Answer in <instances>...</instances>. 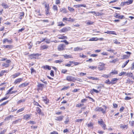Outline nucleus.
<instances>
[{
    "instance_id": "bf43d9fd",
    "label": "nucleus",
    "mask_w": 134,
    "mask_h": 134,
    "mask_svg": "<svg viewBox=\"0 0 134 134\" xmlns=\"http://www.w3.org/2000/svg\"><path fill=\"white\" fill-rule=\"evenodd\" d=\"M24 13L23 12H22L21 13L20 17L19 18V19H22L24 17Z\"/></svg>"
},
{
    "instance_id": "a878e982",
    "label": "nucleus",
    "mask_w": 134,
    "mask_h": 134,
    "mask_svg": "<svg viewBox=\"0 0 134 134\" xmlns=\"http://www.w3.org/2000/svg\"><path fill=\"white\" fill-rule=\"evenodd\" d=\"M86 125L88 127H91L92 129H93L94 124L92 122H89L88 123L86 124Z\"/></svg>"
},
{
    "instance_id": "4d7b16f0",
    "label": "nucleus",
    "mask_w": 134,
    "mask_h": 134,
    "mask_svg": "<svg viewBox=\"0 0 134 134\" xmlns=\"http://www.w3.org/2000/svg\"><path fill=\"white\" fill-rule=\"evenodd\" d=\"M97 37H92L90 38L89 40V41H97Z\"/></svg>"
},
{
    "instance_id": "2f4dec72",
    "label": "nucleus",
    "mask_w": 134,
    "mask_h": 134,
    "mask_svg": "<svg viewBox=\"0 0 134 134\" xmlns=\"http://www.w3.org/2000/svg\"><path fill=\"white\" fill-rule=\"evenodd\" d=\"M104 33H107L108 34H114V35H116V34L115 32V31H108L107 32H104Z\"/></svg>"
},
{
    "instance_id": "c85d7f7f",
    "label": "nucleus",
    "mask_w": 134,
    "mask_h": 134,
    "mask_svg": "<svg viewBox=\"0 0 134 134\" xmlns=\"http://www.w3.org/2000/svg\"><path fill=\"white\" fill-rule=\"evenodd\" d=\"M43 98V100L45 104H47L49 103V100L46 97H44Z\"/></svg>"
},
{
    "instance_id": "e433bc0d",
    "label": "nucleus",
    "mask_w": 134,
    "mask_h": 134,
    "mask_svg": "<svg viewBox=\"0 0 134 134\" xmlns=\"http://www.w3.org/2000/svg\"><path fill=\"white\" fill-rule=\"evenodd\" d=\"M58 26H59L62 27L65 26V24L63 23V22L60 21L58 23Z\"/></svg>"
},
{
    "instance_id": "4c0bfd02",
    "label": "nucleus",
    "mask_w": 134,
    "mask_h": 134,
    "mask_svg": "<svg viewBox=\"0 0 134 134\" xmlns=\"http://www.w3.org/2000/svg\"><path fill=\"white\" fill-rule=\"evenodd\" d=\"M25 109V107H23L19 109V110H18L16 112L17 113H19L23 111Z\"/></svg>"
},
{
    "instance_id": "e2e57ef3",
    "label": "nucleus",
    "mask_w": 134,
    "mask_h": 134,
    "mask_svg": "<svg viewBox=\"0 0 134 134\" xmlns=\"http://www.w3.org/2000/svg\"><path fill=\"white\" fill-rule=\"evenodd\" d=\"M129 123L130 124V125L131 126H133L134 125V121H129Z\"/></svg>"
},
{
    "instance_id": "79ce46f5",
    "label": "nucleus",
    "mask_w": 134,
    "mask_h": 134,
    "mask_svg": "<svg viewBox=\"0 0 134 134\" xmlns=\"http://www.w3.org/2000/svg\"><path fill=\"white\" fill-rule=\"evenodd\" d=\"M1 5L3 6L4 8L6 9L8 8V5L5 3H3Z\"/></svg>"
},
{
    "instance_id": "4468645a",
    "label": "nucleus",
    "mask_w": 134,
    "mask_h": 134,
    "mask_svg": "<svg viewBox=\"0 0 134 134\" xmlns=\"http://www.w3.org/2000/svg\"><path fill=\"white\" fill-rule=\"evenodd\" d=\"M17 92H18V91L17 90H14L13 91L10 90V91L9 89L7 91V92L5 95H7L8 94H11L15 93Z\"/></svg>"
},
{
    "instance_id": "a211bd4d",
    "label": "nucleus",
    "mask_w": 134,
    "mask_h": 134,
    "mask_svg": "<svg viewBox=\"0 0 134 134\" xmlns=\"http://www.w3.org/2000/svg\"><path fill=\"white\" fill-rule=\"evenodd\" d=\"M31 115V114H30V115L26 114L24 116L23 119L24 120H26L30 119Z\"/></svg>"
},
{
    "instance_id": "6ab92c4d",
    "label": "nucleus",
    "mask_w": 134,
    "mask_h": 134,
    "mask_svg": "<svg viewBox=\"0 0 134 134\" xmlns=\"http://www.w3.org/2000/svg\"><path fill=\"white\" fill-rule=\"evenodd\" d=\"M75 8H79L81 7H86V6L85 4H79L77 5H74L73 6Z\"/></svg>"
},
{
    "instance_id": "ddd939ff",
    "label": "nucleus",
    "mask_w": 134,
    "mask_h": 134,
    "mask_svg": "<svg viewBox=\"0 0 134 134\" xmlns=\"http://www.w3.org/2000/svg\"><path fill=\"white\" fill-rule=\"evenodd\" d=\"M57 37L59 39L63 40L67 39L68 38L66 36H64V34H58L57 35Z\"/></svg>"
},
{
    "instance_id": "412c9836",
    "label": "nucleus",
    "mask_w": 134,
    "mask_h": 134,
    "mask_svg": "<svg viewBox=\"0 0 134 134\" xmlns=\"http://www.w3.org/2000/svg\"><path fill=\"white\" fill-rule=\"evenodd\" d=\"M63 116H60L56 117L55 120L57 121H62L63 120Z\"/></svg>"
},
{
    "instance_id": "1a4fd4ad",
    "label": "nucleus",
    "mask_w": 134,
    "mask_h": 134,
    "mask_svg": "<svg viewBox=\"0 0 134 134\" xmlns=\"http://www.w3.org/2000/svg\"><path fill=\"white\" fill-rule=\"evenodd\" d=\"M114 17L116 18H118L119 19H122L124 18V15H121L120 14L115 13L114 15Z\"/></svg>"
},
{
    "instance_id": "a19ab883",
    "label": "nucleus",
    "mask_w": 134,
    "mask_h": 134,
    "mask_svg": "<svg viewBox=\"0 0 134 134\" xmlns=\"http://www.w3.org/2000/svg\"><path fill=\"white\" fill-rule=\"evenodd\" d=\"M9 97V96H6L5 97L2 98V99L0 100V103L2 102L3 101L6 100L8 99Z\"/></svg>"
},
{
    "instance_id": "f03ea898",
    "label": "nucleus",
    "mask_w": 134,
    "mask_h": 134,
    "mask_svg": "<svg viewBox=\"0 0 134 134\" xmlns=\"http://www.w3.org/2000/svg\"><path fill=\"white\" fill-rule=\"evenodd\" d=\"M103 108L102 107H97L95 109V110L97 111H101L103 114L106 113V110L107 108V107L105 105L102 106Z\"/></svg>"
},
{
    "instance_id": "0e129e2a",
    "label": "nucleus",
    "mask_w": 134,
    "mask_h": 134,
    "mask_svg": "<svg viewBox=\"0 0 134 134\" xmlns=\"http://www.w3.org/2000/svg\"><path fill=\"white\" fill-rule=\"evenodd\" d=\"M94 13L96 14V15L97 16H100L102 15L103 14V13H99V12L96 13L95 12H94Z\"/></svg>"
},
{
    "instance_id": "8fccbe9b",
    "label": "nucleus",
    "mask_w": 134,
    "mask_h": 134,
    "mask_svg": "<svg viewBox=\"0 0 134 134\" xmlns=\"http://www.w3.org/2000/svg\"><path fill=\"white\" fill-rule=\"evenodd\" d=\"M27 45L29 46V49H31L32 47L33 44L31 42H30L27 43Z\"/></svg>"
},
{
    "instance_id": "37998d69",
    "label": "nucleus",
    "mask_w": 134,
    "mask_h": 134,
    "mask_svg": "<svg viewBox=\"0 0 134 134\" xmlns=\"http://www.w3.org/2000/svg\"><path fill=\"white\" fill-rule=\"evenodd\" d=\"M13 117V116L10 115L9 116L6 117L4 119V120L5 121H7V120H9L11 117Z\"/></svg>"
},
{
    "instance_id": "39448f33",
    "label": "nucleus",
    "mask_w": 134,
    "mask_h": 134,
    "mask_svg": "<svg viewBox=\"0 0 134 134\" xmlns=\"http://www.w3.org/2000/svg\"><path fill=\"white\" fill-rule=\"evenodd\" d=\"M66 80L69 82H75L76 79L74 77L71 76H68L66 77Z\"/></svg>"
},
{
    "instance_id": "5fc2aeb1",
    "label": "nucleus",
    "mask_w": 134,
    "mask_h": 134,
    "mask_svg": "<svg viewBox=\"0 0 134 134\" xmlns=\"http://www.w3.org/2000/svg\"><path fill=\"white\" fill-rule=\"evenodd\" d=\"M25 29V27H23L21 29L19 30L18 31V33H19L20 32H22Z\"/></svg>"
},
{
    "instance_id": "20e7f679",
    "label": "nucleus",
    "mask_w": 134,
    "mask_h": 134,
    "mask_svg": "<svg viewBox=\"0 0 134 134\" xmlns=\"http://www.w3.org/2000/svg\"><path fill=\"white\" fill-rule=\"evenodd\" d=\"M35 15L38 18H41L43 15L40 13V10L39 9H37L35 10Z\"/></svg>"
},
{
    "instance_id": "f704fd0d",
    "label": "nucleus",
    "mask_w": 134,
    "mask_h": 134,
    "mask_svg": "<svg viewBox=\"0 0 134 134\" xmlns=\"http://www.w3.org/2000/svg\"><path fill=\"white\" fill-rule=\"evenodd\" d=\"M133 2V0H128L126 1V5H129L132 4Z\"/></svg>"
},
{
    "instance_id": "423d86ee",
    "label": "nucleus",
    "mask_w": 134,
    "mask_h": 134,
    "mask_svg": "<svg viewBox=\"0 0 134 134\" xmlns=\"http://www.w3.org/2000/svg\"><path fill=\"white\" fill-rule=\"evenodd\" d=\"M105 64L103 62H100L99 63L98 68L100 70H102L105 69Z\"/></svg>"
},
{
    "instance_id": "c756f323",
    "label": "nucleus",
    "mask_w": 134,
    "mask_h": 134,
    "mask_svg": "<svg viewBox=\"0 0 134 134\" xmlns=\"http://www.w3.org/2000/svg\"><path fill=\"white\" fill-rule=\"evenodd\" d=\"M63 56L65 59H67L68 58H72L73 57L72 55H69L67 54H65L63 55Z\"/></svg>"
},
{
    "instance_id": "6e6d98bb",
    "label": "nucleus",
    "mask_w": 134,
    "mask_h": 134,
    "mask_svg": "<svg viewBox=\"0 0 134 134\" xmlns=\"http://www.w3.org/2000/svg\"><path fill=\"white\" fill-rule=\"evenodd\" d=\"M9 101V100H7L6 101L0 105V106L1 107L5 105L6 104L8 103Z\"/></svg>"
},
{
    "instance_id": "3c124183",
    "label": "nucleus",
    "mask_w": 134,
    "mask_h": 134,
    "mask_svg": "<svg viewBox=\"0 0 134 134\" xmlns=\"http://www.w3.org/2000/svg\"><path fill=\"white\" fill-rule=\"evenodd\" d=\"M84 105L83 104H76V107L78 108H80Z\"/></svg>"
},
{
    "instance_id": "13d9d810",
    "label": "nucleus",
    "mask_w": 134,
    "mask_h": 134,
    "mask_svg": "<svg viewBox=\"0 0 134 134\" xmlns=\"http://www.w3.org/2000/svg\"><path fill=\"white\" fill-rule=\"evenodd\" d=\"M30 70L31 73L32 74L34 73H35L36 72V71L33 68H31L30 69Z\"/></svg>"
},
{
    "instance_id": "f8f14e48",
    "label": "nucleus",
    "mask_w": 134,
    "mask_h": 134,
    "mask_svg": "<svg viewBox=\"0 0 134 134\" xmlns=\"http://www.w3.org/2000/svg\"><path fill=\"white\" fill-rule=\"evenodd\" d=\"M2 42L4 44H5L6 42H8V43L11 44L13 42V41L12 39H10V40H9L7 38H5L3 40Z\"/></svg>"
},
{
    "instance_id": "dca6fc26",
    "label": "nucleus",
    "mask_w": 134,
    "mask_h": 134,
    "mask_svg": "<svg viewBox=\"0 0 134 134\" xmlns=\"http://www.w3.org/2000/svg\"><path fill=\"white\" fill-rule=\"evenodd\" d=\"M29 82H25L21 83L19 86V87L20 88H24L27 86L29 84Z\"/></svg>"
},
{
    "instance_id": "473e14b6",
    "label": "nucleus",
    "mask_w": 134,
    "mask_h": 134,
    "mask_svg": "<svg viewBox=\"0 0 134 134\" xmlns=\"http://www.w3.org/2000/svg\"><path fill=\"white\" fill-rule=\"evenodd\" d=\"M129 61V60H126V62H125V63L122 64V65L121 67L122 68H123L125 67L126 65L128 63Z\"/></svg>"
},
{
    "instance_id": "7c9ffc66",
    "label": "nucleus",
    "mask_w": 134,
    "mask_h": 134,
    "mask_svg": "<svg viewBox=\"0 0 134 134\" xmlns=\"http://www.w3.org/2000/svg\"><path fill=\"white\" fill-rule=\"evenodd\" d=\"M8 72V70H2L0 73V77L3 76L4 75V73H7Z\"/></svg>"
},
{
    "instance_id": "f257e3e1",
    "label": "nucleus",
    "mask_w": 134,
    "mask_h": 134,
    "mask_svg": "<svg viewBox=\"0 0 134 134\" xmlns=\"http://www.w3.org/2000/svg\"><path fill=\"white\" fill-rule=\"evenodd\" d=\"M43 4H44L45 10V14L46 16L50 15L51 14V12H50V7L48 3H47L46 2H45L42 3Z\"/></svg>"
},
{
    "instance_id": "864d4df0",
    "label": "nucleus",
    "mask_w": 134,
    "mask_h": 134,
    "mask_svg": "<svg viewBox=\"0 0 134 134\" xmlns=\"http://www.w3.org/2000/svg\"><path fill=\"white\" fill-rule=\"evenodd\" d=\"M125 53H126L127 55H126L129 58L131 56V53L130 52L127 51L125 52Z\"/></svg>"
},
{
    "instance_id": "4be33fe9",
    "label": "nucleus",
    "mask_w": 134,
    "mask_h": 134,
    "mask_svg": "<svg viewBox=\"0 0 134 134\" xmlns=\"http://www.w3.org/2000/svg\"><path fill=\"white\" fill-rule=\"evenodd\" d=\"M13 46L12 45H3V47L4 48H7L8 49H11L13 48Z\"/></svg>"
},
{
    "instance_id": "de8ad7c7",
    "label": "nucleus",
    "mask_w": 134,
    "mask_h": 134,
    "mask_svg": "<svg viewBox=\"0 0 134 134\" xmlns=\"http://www.w3.org/2000/svg\"><path fill=\"white\" fill-rule=\"evenodd\" d=\"M82 50V49L79 47L75 48H74V51H77Z\"/></svg>"
},
{
    "instance_id": "58836bf2",
    "label": "nucleus",
    "mask_w": 134,
    "mask_h": 134,
    "mask_svg": "<svg viewBox=\"0 0 134 134\" xmlns=\"http://www.w3.org/2000/svg\"><path fill=\"white\" fill-rule=\"evenodd\" d=\"M52 9L54 11H57L58 10V7L56 5H53V7Z\"/></svg>"
},
{
    "instance_id": "09e8293b",
    "label": "nucleus",
    "mask_w": 134,
    "mask_h": 134,
    "mask_svg": "<svg viewBox=\"0 0 134 134\" xmlns=\"http://www.w3.org/2000/svg\"><path fill=\"white\" fill-rule=\"evenodd\" d=\"M89 68L90 69L92 70H94L96 69L97 68V66H89Z\"/></svg>"
},
{
    "instance_id": "7ed1b4c3",
    "label": "nucleus",
    "mask_w": 134,
    "mask_h": 134,
    "mask_svg": "<svg viewBox=\"0 0 134 134\" xmlns=\"http://www.w3.org/2000/svg\"><path fill=\"white\" fill-rule=\"evenodd\" d=\"M41 54H39L38 53L31 54L28 55L29 58L31 59H38V57L40 55H41Z\"/></svg>"
},
{
    "instance_id": "338daca9",
    "label": "nucleus",
    "mask_w": 134,
    "mask_h": 134,
    "mask_svg": "<svg viewBox=\"0 0 134 134\" xmlns=\"http://www.w3.org/2000/svg\"><path fill=\"white\" fill-rule=\"evenodd\" d=\"M105 83L109 85L111 84V81H110L108 79L106 80L105 81Z\"/></svg>"
},
{
    "instance_id": "cd10ccee",
    "label": "nucleus",
    "mask_w": 134,
    "mask_h": 134,
    "mask_svg": "<svg viewBox=\"0 0 134 134\" xmlns=\"http://www.w3.org/2000/svg\"><path fill=\"white\" fill-rule=\"evenodd\" d=\"M128 127V125H123L122 124H121L120 126V128L123 129H127Z\"/></svg>"
},
{
    "instance_id": "5701e85b",
    "label": "nucleus",
    "mask_w": 134,
    "mask_h": 134,
    "mask_svg": "<svg viewBox=\"0 0 134 134\" xmlns=\"http://www.w3.org/2000/svg\"><path fill=\"white\" fill-rule=\"evenodd\" d=\"M68 31L67 28L66 27H64L62 29L59 30V32L60 33L66 32Z\"/></svg>"
},
{
    "instance_id": "0eeeda50",
    "label": "nucleus",
    "mask_w": 134,
    "mask_h": 134,
    "mask_svg": "<svg viewBox=\"0 0 134 134\" xmlns=\"http://www.w3.org/2000/svg\"><path fill=\"white\" fill-rule=\"evenodd\" d=\"M44 84L38 83V85H37V91H42L43 88H44Z\"/></svg>"
},
{
    "instance_id": "9b49d317",
    "label": "nucleus",
    "mask_w": 134,
    "mask_h": 134,
    "mask_svg": "<svg viewBox=\"0 0 134 134\" xmlns=\"http://www.w3.org/2000/svg\"><path fill=\"white\" fill-rule=\"evenodd\" d=\"M23 80V79L22 78H18L15 80L13 83L14 85L18 84L20 83Z\"/></svg>"
},
{
    "instance_id": "a18cd8bd",
    "label": "nucleus",
    "mask_w": 134,
    "mask_h": 134,
    "mask_svg": "<svg viewBox=\"0 0 134 134\" xmlns=\"http://www.w3.org/2000/svg\"><path fill=\"white\" fill-rule=\"evenodd\" d=\"M68 9L69 10L70 12H72L75 11L74 9L69 6L68 7Z\"/></svg>"
},
{
    "instance_id": "b1692460",
    "label": "nucleus",
    "mask_w": 134,
    "mask_h": 134,
    "mask_svg": "<svg viewBox=\"0 0 134 134\" xmlns=\"http://www.w3.org/2000/svg\"><path fill=\"white\" fill-rule=\"evenodd\" d=\"M60 12H62L64 13H66L68 12L66 8L65 7H63L60 9Z\"/></svg>"
},
{
    "instance_id": "69168bd1",
    "label": "nucleus",
    "mask_w": 134,
    "mask_h": 134,
    "mask_svg": "<svg viewBox=\"0 0 134 134\" xmlns=\"http://www.w3.org/2000/svg\"><path fill=\"white\" fill-rule=\"evenodd\" d=\"M117 59H114L113 60L111 61H110L109 62L110 63H115L117 61Z\"/></svg>"
},
{
    "instance_id": "49530a36",
    "label": "nucleus",
    "mask_w": 134,
    "mask_h": 134,
    "mask_svg": "<svg viewBox=\"0 0 134 134\" xmlns=\"http://www.w3.org/2000/svg\"><path fill=\"white\" fill-rule=\"evenodd\" d=\"M98 124L100 125H102L104 123V121L102 119H101L100 120L98 121Z\"/></svg>"
},
{
    "instance_id": "393cba45",
    "label": "nucleus",
    "mask_w": 134,
    "mask_h": 134,
    "mask_svg": "<svg viewBox=\"0 0 134 134\" xmlns=\"http://www.w3.org/2000/svg\"><path fill=\"white\" fill-rule=\"evenodd\" d=\"M21 74V73L20 72H17L13 75H12V76L13 79H14L19 76Z\"/></svg>"
},
{
    "instance_id": "ea45409f",
    "label": "nucleus",
    "mask_w": 134,
    "mask_h": 134,
    "mask_svg": "<svg viewBox=\"0 0 134 134\" xmlns=\"http://www.w3.org/2000/svg\"><path fill=\"white\" fill-rule=\"evenodd\" d=\"M70 62L72 64H73L74 66L78 65L80 64V63L76 62L70 61Z\"/></svg>"
},
{
    "instance_id": "052dcab7",
    "label": "nucleus",
    "mask_w": 134,
    "mask_h": 134,
    "mask_svg": "<svg viewBox=\"0 0 134 134\" xmlns=\"http://www.w3.org/2000/svg\"><path fill=\"white\" fill-rule=\"evenodd\" d=\"M68 70L66 69H63L62 70L61 72L63 74H65L68 72Z\"/></svg>"
},
{
    "instance_id": "6e6552de",
    "label": "nucleus",
    "mask_w": 134,
    "mask_h": 134,
    "mask_svg": "<svg viewBox=\"0 0 134 134\" xmlns=\"http://www.w3.org/2000/svg\"><path fill=\"white\" fill-rule=\"evenodd\" d=\"M6 63H4L2 65V66L4 68H7L9 66L11 62L9 60H8L6 61Z\"/></svg>"
},
{
    "instance_id": "72a5a7b5",
    "label": "nucleus",
    "mask_w": 134,
    "mask_h": 134,
    "mask_svg": "<svg viewBox=\"0 0 134 134\" xmlns=\"http://www.w3.org/2000/svg\"><path fill=\"white\" fill-rule=\"evenodd\" d=\"M89 79H92L93 80H99L98 78L97 77H95L92 76H89L87 77Z\"/></svg>"
},
{
    "instance_id": "c9c22d12",
    "label": "nucleus",
    "mask_w": 134,
    "mask_h": 134,
    "mask_svg": "<svg viewBox=\"0 0 134 134\" xmlns=\"http://www.w3.org/2000/svg\"><path fill=\"white\" fill-rule=\"evenodd\" d=\"M36 100H35V99H34V101H33V104L34 105H37V106H39L40 107H41V106L38 103L36 102Z\"/></svg>"
},
{
    "instance_id": "680f3d73",
    "label": "nucleus",
    "mask_w": 134,
    "mask_h": 134,
    "mask_svg": "<svg viewBox=\"0 0 134 134\" xmlns=\"http://www.w3.org/2000/svg\"><path fill=\"white\" fill-rule=\"evenodd\" d=\"M46 40V38H43L42 40L40 41H38L37 42V43L38 44H40L42 42L44 41H45Z\"/></svg>"
},
{
    "instance_id": "603ef678",
    "label": "nucleus",
    "mask_w": 134,
    "mask_h": 134,
    "mask_svg": "<svg viewBox=\"0 0 134 134\" xmlns=\"http://www.w3.org/2000/svg\"><path fill=\"white\" fill-rule=\"evenodd\" d=\"M101 126L104 130H105L107 129L106 125L105 123H104Z\"/></svg>"
},
{
    "instance_id": "9d476101",
    "label": "nucleus",
    "mask_w": 134,
    "mask_h": 134,
    "mask_svg": "<svg viewBox=\"0 0 134 134\" xmlns=\"http://www.w3.org/2000/svg\"><path fill=\"white\" fill-rule=\"evenodd\" d=\"M65 47V46L64 44H61L58 46L57 49L59 51H61L64 50Z\"/></svg>"
},
{
    "instance_id": "774afa93",
    "label": "nucleus",
    "mask_w": 134,
    "mask_h": 134,
    "mask_svg": "<svg viewBox=\"0 0 134 134\" xmlns=\"http://www.w3.org/2000/svg\"><path fill=\"white\" fill-rule=\"evenodd\" d=\"M68 21L73 22L75 21V19L71 18L70 17L68 19Z\"/></svg>"
},
{
    "instance_id": "f3484780",
    "label": "nucleus",
    "mask_w": 134,
    "mask_h": 134,
    "mask_svg": "<svg viewBox=\"0 0 134 134\" xmlns=\"http://www.w3.org/2000/svg\"><path fill=\"white\" fill-rule=\"evenodd\" d=\"M119 80V79L116 78L112 79L111 81V84L112 85L115 84Z\"/></svg>"
},
{
    "instance_id": "aec40b11",
    "label": "nucleus",
    "mask_w": 134,
    "mask_h": 134,
    "mask_svg": "<svg viewBox=\"0 0 134 134\" xmlns=\"http://www.w3.org/2000/svg\"><path fill=\"white\" fill-rule=\"evenodd\" d=\"M49 46L48 45L46 44H43L41 45L40 46V49L41 50H43L45 49H47L48 48Z\"/></svg>"
},
{
    "instance_id": "c03bdc74",
    "label": "nucleus",
    "mask_w": 134,
    "mask_h": 134,
    "mask_svg": "<svg viewBox=\"0 0 134 134\" xmlns=\"http://www.w3.org/2000/svg\"><path fill=\"white\" fill-rule=\"evenodd\" d=\"M99 91L97 90L94 89H93L91 90V92L92 93H93L94 92H95L96 93H99Z\"/></svg>"
},
{
    "instance_id": "2eb2a0df",
    "label": "nucleus",
    "mask_w": 134,
    "mask_h": 134,
    "mask_svg": "<svg viewBox=\"0 0 134 134\" xmlns=\"http://www.w3.org/2000/svg\"><path fill=\"white\" fill-rule=\"evenodd\" d=\"M36 110L39 115H41L43 116H44L43 113L41 111V110L39 108L37 107L36 108Z\"/></svg>"
},
{
    "instance_id": "bb28decb",
    "label": "nucleus",
    "mask_w": 134,
    "mask_h": 134,
    "mask_svg": "<svg viewBox=\"0 0 134 134\" xmlns=\"http://www.w3.org/2000/svg\"><path fill=\"white\" fill-rule=\"evenodd\" d=\"M42 68L45 70L48 69L49 70H50L51 69V66L47 65H44L42 66Z\"/></svg>"
}]
</instances>
